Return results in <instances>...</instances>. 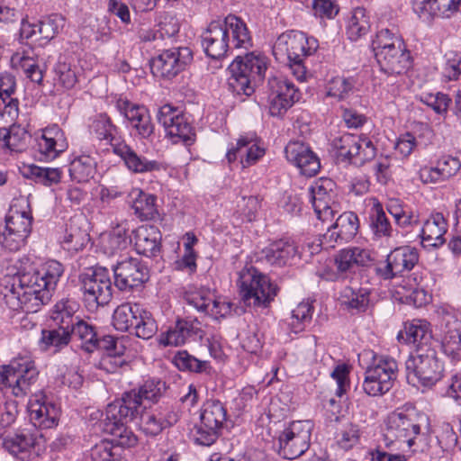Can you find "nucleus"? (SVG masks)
Returning <instances> with one entry per match:
<instances>
[{"mask_svg": "<svg viewBox=\"0 0 461 461\" xmlns=\"http://www.w3.org/2000/svg\"><path fill=\"white\" fill-rule=\"evenodd\" d=\"M205 54L213 59L224 58L232 49L252 46L250 32L240 17L229 14L223 21H212L201 35Z\"/></svg>", "mask_w": 461, "mask_h": 461, "instance_id": "2", "label": "nucleus"}, {"mask_svg": "<svg viewBox=\"0 0 461 461\" xmlns=\"http://www.w3.org/2000/svg\"><path fill=\"white\" fill-rule=\"evenodd\" d=\"M419 261L417 249L411 246H402L393 249L385 261L375 265V271L384 280L410 272Z\"/></svg>", "mask_w": 461, "mask_h": 461, "instance_id": "19", "label": "nucleus"}, {"mask_svg": "<svg viewBox=\"0 0 461 461\" xmlns=\"http://www.w3.org/2000/svg\"><path fill=\"white\" fill-rule=\"evenodd\" d=\"M406 342L416 347V352L431 347L432 333L429 323L423 320H414L405 324Z\"/></svg>", "mask_w": 461, "mask_h": 461, "instance_id": "36", "label": "nucleus"}, {"mask_svg": "<svg viewBox=\"0 0 461 461\" xmlns=\"http://www.w3.org/2000/svg\"><path fill=\"white\" fill-rule=\"evenodd\" d=\"M156 197L152 194L141 193L133 202L132 209L137 217L141 221L155 220L158 217V212L155 204Z\"/></svg>", "mask_w": 461, "mask_h": 461, "instance_id": "55", "label": "nucleus"}, {"mask_svg": "<svg viewBox=\"0 0 461 461\" xmlns=\"http://www.w3.org/2000/svg\"><path fill=\"white\" fill-rule=\"evenodd\" d=\"M34 445V438L29 433H17L13 436H7L3 440L4 447L13 456L23 459V455L27 454Z\"/></svg>", "mask_w": 461, "mask_h": 461, "instance_id": "49", "label": "nucleus"}, {"mask_svg": "<svg viewBox=\"0 0 461 461\" xmlns=\"http://www.w3.org/2000/svg\"><path fill=\"white\" fill-rule=\"evenodd\" d=\"M226 419V409L220 401H208L203 404L200 420L205 427L220 430Z\"/></svg>", "mask_w": 461, "mask_h": 461, "instance_id": "45", "label": "nucleus"}, {"mask_svg": "<svg viewBox=\"0 0 461 461\" xmlns=\"http://www.w3.org/2000/svg\"><path fill=\"white\" fill-rule=\"evenodd\" d=\"M68 171L71 179L88 182L95 173V161L88 155H81L71 161Z\"/></svg>", "mask_w": 461, "mask_h": 461, "instance_id": "46", "label": "nucleus"}, {"mask_svg": "<svg viewBox=\"0 0 461 461\" xmlns=\"http://www.w3.org/2000/svg\"><path fill=\"white\" fill-rule=\"evenodd\" d=\"M238 275L237 285L245 304L267 307L276 295V286L256 268L244 267Z\"/></svg>", "mask_w": 461, "mask_h": 461, "instance_id": "10", "label": "nucleus"}, {"mask_svg": "<svg viewBox=\"0 0 461 461\" xmlns=\"http://www.w3.org/2000/svg\"><path fill=\"white\" fill-rule=\"evenodd\" d=\"M166 383L158 378H149L137 390L124 393L121 400L110 408L112 413L124 411L126 416H138L141 411L143 402H157L166 391Z\"/></svg>", "mask_w": 461, "mask_h": 461, "instance_id": "13", "label": "nucleus"}, {"mask_svg": "<svg viewBox=\"0 0 461 461\" xmlns=\"http://www.w3.org/2000/svg\"><path fill=\"white\" fill-rule=\"evenodd\" d=\"M375 57L381 71L389 76L402 75L411 67L412 59L403 41L382 29L372 41Z\"/></svg>", "mask_w": 461, "mask_h": 461, "instance_id": "4", "label": "nucleus"}, {"mask_svg": "<svg viewBox=\"0 0 461 461\" xmlns=\"http://www.w3.org/2000/svg\"><path fill=\"white\" fill-rule=\"evenodd\" d=\"M406 379L413 386L431 387L443 375V365L434 348L419 349L405 361Z\"/></svg>", "mask_w": 461, "mask_h": 461, "instance_id": "7", "label": "nucleus"}, {"mask_svg": "<svg viewBox=\"0 0 461 461\" xmlns=\"http://www.w3.org/2000/svg\"><path fill=\"white\" fill-rule=\"evenodd\" d=\"M267 68V58L260 53L237 56L230 66L229 90L237 95L250 96L263 81Z\"/></svg>", "mask_w": 461, "mask_h": 461, "instance_id": "5", "label": "nucleus"}, {"mask_svg": "<svg viewBox=\"0 0 461 461\" xmlns=\"http://www.w3.org/2000/svg\"><path fill=\"white\" fill-rule=\"evenodd\" d=\"M64 273L63 266L57 260H49L41 265L39 270L30 271V275L33 278L38 279L41 287L48 289V292L52 294L56 289L58 282Z\"/></svg>", "mask_w": 461, "mask_h": 461, "instance_id": "35", "label": "nucleus"}, {"mask_svg": "<svg viewBox=\"0 0 461 461\" xmlns=\"http://www.w3.org/2000/svg\"><path fill=\"white\" fill-rule=\"evenodd\" d=\"M268 89L269 113L272 116L284 114L301 97L294 83L282 76L270 77Z\"/></svg>", "mask_w": 461, "mask_h": 461, "instance_id": "22", "label": "nucleus"}, {"mask_svg": "<svg viewBox=\"0 0 461 461\" xmlns=\"http://www.w3.org/2000/svg\"><path fill=\"white\" fill-rule=\"evenodd\" d=\"M142 305L124 303L115 308L113 314V325L120 331H131L135 319Z\"/></svg>", "mask_w": 461, "mask_h": 461, "instance_id": "44", "label": "nucleus"}, {"mask_svg": "<svg viewBox=\"0 0 461 461\" xmlns=\"http://www.w3.org/2000/svg\"><path fill=\"white\" fill-rule=\"evenodd\" d=\"M77 308V305L74 301L62 299L54 305L50 315L55 326L64 328L65 330H70L74 327L76 321L80 319L75 315Z\"/></svg>", "mask_w": 461, "mask_h": 461, "instance_id": "39", "label": "nucleus"}, {"mask_svg": "<svg viewBox=\"0 0 461 461\" xmlns=\"http://www.w3.org/2000/svg\"><path fill=\"white\" fill-rule=\"evenodd\" d=\"M114 285L121 291L140 287L149 280L148 267L137 258L124 257L113 266Z\"/></svg>", "mask_w": 461, "mask_h": 461, "instance_id": "21", "label": "nucleus"}, {"mask_svg": "<svg viewBox=\"0 0 461 461\" xmlns=\"http://www.w3.org/2000/svg\"><path fill=\"white\" fill-rule=\"evenodd\" d=\"M69 333L70 339L74 337L80 341V348L84 351L93 353L98 349L97 337L99 334L96 327L93 324L79 319L69 330Z\"/></svg>", "mask_w": 461, "mask_h": 461, "instance_id": "37", "label": "nucleus"}, {"mask_svg": "<svg viewBox=\"0 0 461 461\" xmlns=\"http://www.w3.org/2000/svg\"><path fill=\"white\" fill-rule=\"evenodd\" d=\"M312 317V306L310 302L300 303L291 312L288 321L289 329L294 333L303 331L306 325L310 323Z\"/></svg>", "mask_w": 461, "mask_h": 461, "instance_id": "52", "label": "nucleus"}, {"mask_svg": "<svg viewBox=\"0 0 461 461\" xmlns=\"http://www.w3.org/2000/svg\"><path fill=\"white\" fill-rule=\"evenodd\" d=\"M113 153L120 157L127 168L134 173H147L159 171L162 168L160 163L156 160H149L138 155L135 150L124 140L113 143Z\"/></svg>", "mask_w": 461, "mask_h": 461, "instance_id": "30", "label": "nucleus"}, {"mask_svg": "<svg viewBox=\"0 0 461 461\" xmlns=\"http://www.w3.org/2000/svg\"><path fill=\"white\" fill-rule=\"evenodd\" d=\"M65 25V19L58 14H50L43 20L38 21V32L40 38L47 41L52 40Z\"/></svg>", "mask_w": 461, "mask_h": 461, "instance_id": "56", "label": "nucleus"}, {"mask_svg": "<svg viewBox=\"0 0 461 461\" xmlns=\"http://www.w3.org/2000/svg\"><path fill=\"white\" fill-rule=\"evenodd\" d=\"M447 223L440 212L432 213L423 223L420 237L424 248H438L446 242Z\"/></svg>", "mask_w": 461, "mask_h": 461, "instance_id": "32", "label": "nucleus"}, {"mask_svg": "<svg viewBox=\"0 0 461 461\" xmlns=\"http://www.w3.org/2000/svg\"><path fill=\"white\" fill-rule=\"evenodd\" d=\"M176 366L181 371L195 373L207 372L210 367L207 361H202L188 354L186 351H180L174 357Z\"/></svg>", "mask_w": 461, "mask_h": 461, "instance_id": "60", "label": "nucleus"}, {"mask_svg": "<svg viewBox=\"0 0 461 461\" xmlns=\"http://www.w3.org/2000/svg\"><path fill=\"white\" fill-rule=\"evenodd\" d=\"M116 107L141 138H149L153 134L154 124L151 122L149 110L144 105L120 99L117 101Z\"/></svg>", "mask_w": 461, "mask_h": 461, "instance_id": "25", "label": "nucleus"}, {"mask_svg": "<svg viewBox=\"0 0 461 461\" xmlns=\"http://www.w3.org/2000/svg\"><path fill=\"white\" fill-rule=\"evenodd\" d=\"M70 340L69 330L55 326L52 329L41 330L39 346L41 349L44 351L50 350V348H54L55 351H59L67 347Z\"/></svg>", "mask_w": 461, "mask_h": 461, "instance_id": "42", "label": "nucleus"}, {"mask_svg": "<svg viewBox=\"0 0 461 461\" xmlns=\"http://www.w3.org/2000/svg\"><path fill=\"white\" fill-rule=\"evenodd\" d=\"M131 332L142 339H151L158 331V324L152 313L141 306Z\"/></svg>", "mask_w": 461, "mask_h": 461, "instance_id": "48", "label": "nucleus"}, {"mask_svg": "<svg viewBox=\"0 0 461 461\" xmlns=\"http://www.w3.org/2000/svg\"><path fill=\"white\" fill-rule=\"evenodd\" d=\"M80 289L86 307L96 311L107 305L113 297V286L108 271L103 267L88 269L79 276Z\"/></svg>", "mask_w": 461, "mask_h": 461, "instance_id": "12", "label": "nucleus"}, {"mask_svg": "<svg viewBox=\"0 0 461 461\" xmlns=\"http://www.w3.org/2000/svg\"><path fill=\"white\" fill-rule=\"evenodd\" d=\"M194 325L186 321H177L173 328H170L161 342L166 346H180L185 342L187 338L195 332Z\"/></svg>", "mask_w": 461, "mask_h": 461, "instance_id": "50", "label": "nucleus"}, {"mask_svg": "<svg viewBox=\"0 0 461 461\" xmlns=\"http://www.w3.org/2000/svg\"><path fill=\"white\" fill-rule=\"evenodd\" d=\"M370 30L369 17L366 15L364 8L354 10L348 20L347 33L350 41H357L360 37L366 35Z\"/></svg>", "mask_w": 461, "mask_h": 461, "instance_id": "51", "label": "nucleus"}, {"mask_svg": "<svg viewBox=\"0 0 461 461\" xmlns=\"http://www.w3.org/2000/svg\"><path fill=\"white\" fill-rule=\"evenodd\" d=\"M238 275L237 285L245 304L267 307L276 295V286L256 268L244 267Z\"/></svg>", "mask_w": 461, "mask_h": 461, "instance_id": "9", "label": "nucleus"}, {"mask_svg": "<svg viewBox=\"0 0 461 461\" xmlns=\"http://www.w3.org/2000/svg\"><path fill=\"white\" fill-rule=\"evenodd\" d=\"M54 80L66 89H71L77 83V77L76 71L72 68L67 59L60 56L54 67Z\"/></svg>", "mask_w": 461, "mask_h": 461, "instance_id": "58", "label": "nucleus"}, {"mask_svg": "<svg viewBox=\"0 0 461 461\" xmlns=\"http://www.w3.org/2000/svg\"><path fill=\"white\" fill-rule=\"evenodd\" d=\"M447 61L443 69V77L446 81L461 78V55L450 52L446 55Z\"/></svg>", "mask_w": 461, "mask_h": 461, "instance_id": "64", "label": "nucleus"}, {"mask_svg": "<svg viewBox=\"0 0 461 461\" xmlns=\"http://www.w3.org/2000/svg\"><path fill=\"white\" fill-rule=\"evenodd\" d=\"M38 146L46 159H54L67 149L68 141L63 131L57 124H53L42 130Z\"/></svg>", "mask_w": 461, "mask_h": 461, "instance_id": "31", "label": "nucleus"}, {"mask_svg": "<svg viewBox=\"0 0 461 461\" xmlns=\"http://www.w3.org/2000/svg\"><path fill=\"white\" fill-rule=\"evenodd\" d=\"M362 356L368 360L363 382L364 392L370 396H380L389 392L398 375L396 360L374 351H365Z\"/></svg>", "mask_w": 461, "mask_h": 461, "instance_id": "6", "label": "nucleus"}, {"mask_svg": "<svg viewBox=\"0 0 461 461\" xmlns=\"http://www.w3.org/2000/svg\"><path fill=\"white\" fill-rule=\"evenodd\" d=\"M442 348L446 355L458 359L461 353V320L450 317L445 325Z\"/></svg>", "mask_w": 461, "mask_h": 461, "instance_id": "34", "label": "nucleus"}, {"mask_svg": "<svg viewBox=\"0 0 461 461\" xmlns=\"http://www.w3.org/2000/svg\"><path fill=\"white\" fill-rule=\"evenodd\" d=\"M335 183L330 178L317 180L306 192V196L312 204L314 212L321 221H331L337 212L335 202Z\"/></svg>", "mask_w": 461, "mask_h": 461, "instance_id": "20", "label": "nucleus"}, {"mask_svg": "<svg viewBox=\"0 0 461 461\" xmlns=\"http://www.w3.org/2000/svg\"><path fill=\"white\" fill-rule=\"evenodd\" d=\"M312 317V306L310 302L300 303L291 312L288 321L289 329L294 333L303 331L306 325L310 323Z\"/></svg>", "mask_w": 461, "mask_h": 461, "instance_id": "53", "label": "nucleus"}, {"mask_svg": "<svg viewBox=\"0 0 461 461\" xmlns=\"http://www.w3.org/2000/svg\"><path fill=\"white\" fill-rule=\"evenodd\" d=\"M131 241L139 254L157 257L161 249V232L153 225H142L132 230Z\"/></svg>", "mask_w": 461, "mask_h": 461, "instance_id": "27", "label": "nucleus"}, {"mask_svg": "<svg viewBox=\"0 0 461 461\" xmlns=\"http://www.w3.org/2000/svg\"><path fill=\"white\" fill-rule=\"evenodd\" d=\"M370 228L377 239L389 238L393 234V227L386 216L382 204L375 201L369 212Z\"/></svg>", "mask_w": 461, "mask_h": 461, "instance_id": "43", "label": "nucleus"}, {"mask_svg": "<svg viewBox=\"0 0 461 461\" xmlns=\"http://www.w3.org/2000/svg\"><path fill=\"white\" fill-rule=\"evenodd\" d=\"M318 48V42L313 38H308L299 31H287L280 34L273 46V54L276 59H287L289 68L294 77L306 81L309 72L305 59L312 55Z\"/></svg>", "mask_w": 461, "mask_h": 461, "instance_id": "3", "label": "nucleus"}, {"mask_svg": "<svg viewBox=\"0 0 461 461\" xmlns=\"http://www.w3.org/2000/svg\"><path fill=\"white\" fill-rule=\"evenodd\" d=\"M297 255V247L294 243L279 240L258 251L256 261L281 267L291 264Z\"/></svg>", "mask_w": 461, "mask_h": 461, "instance_id": "26", "label": "nucleus"}, {"mask_svg": "<svg viewBox=\"0 0 461 461\" xmlns=\"http://www.w3.org/2000/svg\"><path fill=\"white\" fill-rule=\"evenodd\" d=\"M355 80L352 77H336L329 81L326 95L337 101L346 99L352 92Z\"/></svg>", "mask_w": 461, "mask_h": 461, "instance_id": "59", "label": "nucleus"}, {"mask_svg": "<svg viewBox=\"0 0 461 461\" xmlns=\"http://www.w3.org/2000/svg\"><path fill=\"white\" fill-rule=\"evenodd\" d=\"M115 402L107 405L105 409V417L101 420V426L104 432L110 434L113 438L110 440L114 446L122 447H134L138 438L135 434L126 427L128 420H132L137 416H126L124 411L120 413H112L110 408L114 407Z\"/></svg>", "mask_w": 461, "mask_h": 461, "instance_id": "23", "label": "nucleus"}, {"mask_svg": "<svg viewBox=\"0 0 461 461\" xmlns=\"http://www.w3.org/2000/svg\"><path fill=\"white\" fill-rule=\"evenodd\" d=\"M265 154V149L260 146L258 140L254 136H240L236 146L230 149L226 154L230 163L238 158L243 167L256 163Z\"/></svg>", "mask_w": 461, "mask_h": 461, "instance_id": "28", "label": "nucleus"}, {"mask_svg": "<svg viewBox=\"0 0 461 461\" xmlns=\"http://www.w3.org/2000/svg\"><path fill=\"white\" fill-rule=\"evenodd\" d=\"M331 145L336 149L338 157L357 167L372 160L376 154L374 143L364 135L344 133L335 138Z\"/></svg>", "mask_w": 461, "mask_h": 461, "instance_id": "16", "label": "nucleus"}, {"mask_svg": "<svg viewBox=\"0 0 461 461\" xmlns=\"http://www.w3.org/2000/svg\"><path fill=\"white\" fill-rule=\"evenodd\" d=\"M420 434V425L415 413L403 410L389 413L384 421L381 441L370 453L372 460L406 461L405 455L393 452L410 450Z\"/></svg>", "mask_w": 461, "mask_h": 461, "instance_id": "1", "label": "nucleus"}, {"mask_svg": "<svg viewBox=\"0 0 461 461\" xmlns=\"http://www.w3.org/2000/svg\"><path fill=\"white\" fill-rule=\"evenodd\" d=\"M238 275L237 285L245 304L267 307L276 295V286L256 268L244 267Z\"/></svg>", "mask_w": 461, "mask_h": 461, "instance_id": "8", "label": "nucleus"}, {"mask_svg": "<svg viewBox=\"0 0 461 461\" xmlns=\"http://www.w3.org/2000/svg\"><path fill=\"white\" fill-rule=\"evenodd\" d=\"M360 438L358 425L348 422L342 426L336 436L337 444L344 450H348L356 446Z\"/></svg>", "mask_w": 461, "mask_h": 461, "instance_id": "62", "label": "nucleus"}, {"mask_svg": "<svg viewBox=\"0 0 461 461\" xmlns=\"http://www.w3.org/2000/svg\"><path fill=\"white\" fill-rule=\"evenodd\" d=\"M39 371L28 357H17L0 369V386L8 388L15 397H23L38 380Z\"/></svg>", "mask_w": 461, "mask_h": 461, "instance_id": "11", "label": "nucleus"}, {"mask_svg": "<svg viewBox=\"0 0 461 461\" xmlns=\"http://www.w3.org/2000/svg\"><path fill=\"white\" fill-rule=\"evenodd\" d=\"M157 118L173 143L183 142L185 146H190L194 142V127L189 119L176 108L165 104L159 108Z\"/></svg>", "mask_w": 461, "mask_h": 461, "instance_id": "18", "label": "nucleus"}, {"mask_svg": "<svg viewBox=\"0 0 461 461\" xmlns=\"http://www.w3.org/2000/svg\"><path fill=\"white\" fill-rule=\"evenodd\" d=\"M312 317V306L310 302L300 303L291 312L288 321L289 329L294 333L303 331L306 325L310 323Z\"/></svg>", "mask_w": 461, "mask_h": 461, "instance_id": "54", "label": "nucleus"}, {"mask_svg": "<svg viewBox=\"0 0 461 461\" xmlns=\"http://www.w3.org/2000/svg\"><path fill=\"white\" fill-rule=\"evenodd\" d=\"M312 424L309 420H295L278 437V454L286 459H295L310 447Z\"/></svg>", "mask_w": 461, "mask_h": 461, "instance_id": "15", "label": "nucleus"}, {"mask_svg": "<svg viewBox=\"0 0 461 461\" xmlns=\"http://www.w3.org/2000/svg\"><path fill=\"white\" fill-rule=\"evenodd\" d=\"M193 60V51L188 47H172L164 50L150 61L155 77L171 79L184 71Z\"/></svg>", "mask_w": 461, "mask_h": 461, "instance_id": "17", "label": "nucleus"}, {"mask_svg": "<svg viewBox=\"0 0 461 461\" xmlns=\"http://www.w3.org/2000/svg\"><path fill=\"white\" fill-rule=\"evenodd\" d=\"M41 286L30 271L20 272L12 288V295L17 300L18 308L26 313H34L48 303L51 294Z\"/></svg>", "mask_w": 461, "mask_h": 461, "instance_id": "14", "label": "nucleus"}, {"mask_svg": "<svg viewBox=\"0 0 461 461\" xmlns=\"http://www.w3.org/2000/svg\"><path fill=\"white\" fill-rule=\"evenodd\" d=\"M23 204H25L26 207L29 206L25 198L13 202L5 219V227L10 231L18 232L28 237L32 230V217L29 212L19 210L18 207H23Z\"/></svg>", "mask_w": 461, "mask_h": 461, "instance_id": "33", "label": "nucleus"}, {"mask_svg": "<svg viewBox=\"0 0 461 461\" xmlns=\"http://www.w3.org/2000/svg\"><path fill=\"white\" fill-rule=\"evenodd\" d=\"M335 229L339 230V236L346 240L347 242L352 240L358 230L359 221L358 217L352 212H345L340 214L335 223Z\"/></svg>", "mask_w": 461, "mask_h": 461, "instance_id": "57", "label": "nucleus"}, {"mask_svg": "<svg viewBox=\"0 0 461 461\" xmlns=\"http://www.w3.org/2000/svg\"><path fill=\"white\" fill-rule=\"evenodd\" d=\"M22 173L24 177L45 186L60 183L63 175L59 167H43L34 164L24 166Z\"/></svg>", "mask_w": 461, "mask_h": 461, "instance_id": "38", "label": "nucleus"}, {"mask_svg": "<svg viewBox=\"0 0 461 461\" xmlns=\"http://www.w3.org/2000/svg\"><path fill=\"white\" fill-rule=\"evenodd\" d=\"M340 302L348 309L364 312L369 303V291L366 288L346 286L340 294Z\"/></svg>", "mask_w": 461, "mask_h": 461, "instance_id": "47", "label": "nucleus"}, {"mask_svg": "<svg viewBox=\"0 0 461 461\" xmlns=\"http://www.w3.org/2000/svg\"><path fill=\"white\" fill-rule=\"evenodd\" d=\"M420 101L431 107L437 113L443 114L447 113L451 99L447 95L438 92L421 95Z\"/></svg>", "mask_w": 461, "mask_h": 461, "instance_id": "63", "label": "nucleus"}, {"mask_svg": "<svg viewBox=\"0 0 461 461\" xmlns=\"http://www.w3.org/2000/svg\"><path fill=\"white\" fill-rule=\"evenodd\" d=\"M89 130L100 140H106L113 149V143L122 141L115 136L117 127L106 113L95 115L89 125Z\"/></svg>", "mask_w": 461, "mask_h": 461, "instance_id": "40", "label": "nucleus"}, {"mask_svg": "<svg viewBox=\"0 0 461 461\" xmlns=\"http://www.w3.org/2000/svg\"><path fill=\"white\" fill-rule=\"evenodd\" d=\"M334 263L337 274L341 278H347L348 275L355 273L357 266L351 247L338 251L334 258Z\"/></svg>", "mask_w": 461, "mask_h": 461, "instance_id": "61", "label": "nucleus"}, {"mask_svg": "<svg viewBox=\"0 0 461 461\" xmlns=\"http://www.w3.org/2000/svg\"><path fill=\"white\" fill-rule=\"evenodd\" d=\"M28 133L24 128L12 125L9 129H0V147L10 151L22 152L27 145Z\"/></svg>", "mask_w": 461, "mask_h": 461, "instance_id": "41", "label": "nucleus"}, {"mask_svg": "<svg viewBox=\"0 0 461 461\" xmlns=\"http://www.w3.org/2000/svg\"><path fill=\"white\" fill-rule=\"evenodd\" d=\"M461 0H422L413 3V11L419 17L429 22L434 17L449 18L456 14Z\"/></svg>", "mask_w": 461, "mask_h": 461, "instance_id": "29", "label": "nucleus"}, {"mask_svg": "<svg viewBox=\"0 0 461 461\" xmlns=\"http://www.w3.org/2000/svg\"><path fill=\"white\" fill-rule=\"evenodd\" d=\"M30 420L40 429H50L58 424L59 408L46 401L42 393L33 394L28 402Z\"/></svg>", "mask_w": 461, "mask_h": 461, "instance_id": "24", "label": "nucleus"}]
</instances>
